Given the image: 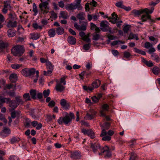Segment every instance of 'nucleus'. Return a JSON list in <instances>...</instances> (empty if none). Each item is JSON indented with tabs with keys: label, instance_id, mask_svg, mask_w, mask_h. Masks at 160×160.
I'll return each mask as SVG.
<instances>
[{
	"label": "nucleus",
	"instance_id": "f257e3e1",
	"mask_svg": "<svg viewBox=\"0 0 160 160\" xmlns=\"http://www.w3.org/2000/svg\"><path fill=\"white\" fill-rule=\"evenodd\" d=\"M153 11H136L135 12L136 16H138L142 14V15L141 17V20L142 22L146 21L147 19L151 20V16L149 13H151Z\"/></svg>",
	"mask_w": 160,
	"mask_h": 160
},
{
	"label": "nucleus",
	"instance_id": "f03ea898",
	"mask_svg": "<svg viewBox=\"0 0 160 160\" xmlns=\"http://www.w3.org/2000/svg\"><path fill=\"white\" fill-rule=\"evenodd\" d=\"M110 124L109 123L106 122L104 123V128L102 129V133L100 134L101 137H103L102 138V140L104 141H110L111 139V137L107 135V132L106 130L109 128Z\"/></svg>",
	"mask_w": 160,
	"mask_h": 160
},
{
	"label": "nucleus",
	"instance_id": "7ed1b4c3",
	"mask_svg": "<svg viewBox=\"0 0 160 160\" xmlns=\"http://www.w3.org/2000/svg\"><path fill=\"white\" fill-rule=\"evenodd\" d=\"M11 52L15 56H20L24 52V49L22 46L18 45L12 48Z\"/></svg>",
	"mask_w": 160,
	"mask_h": 160
},
{
	"label": "nucleus",
	"instance_id": "20e7f679",
	"mask_svg": "<svg viewBox=\"0 0 160 160\" xmlns=\"http://www.w3.org/2000/svg\"><path fill=\"white\" fill-rule=\"evenodd\" d=\"M72 120V118L70 117L68 115H66L64 117H60L58 120L57 121L59 124L64 123L67 125Z\"/></svg>",
	"mask_w": 160,
	"mask_h": 160
},
{
	"label": "nucleus",
	"instance_id": "39448f33",
	"mask_svg": "<svg viewBox=\"0 0 160 160\" xmlns=\"http://www.w3.org/2000/svg\"><path fill=\"white\" fill-rule=\"evenodd\" d=\"M36 72L35 69L34 68H25L22 70L21 73L24 76L29 77L34 75Z\"/></svg>",
	"mask_w": 160,
	"mask_h": 160
},
{
	"label": "nucleus",
	"instance_id": "423d86ee",
	"mask_svg": "<svg viewBox=\"0 0 160 160\" xmlns=\"http://www.w3.org/2000/svg\"><path fill=\"white\" fill-rule=\"evenodd\" d=\"M108 22L106 21H102L100 23V26L101 27V29L104 32L109 31L110 33H112V32L111 28L109 26Z\"/></svg>",
	"mask_w": 160,
	"mask_h": 160
},
{
	"label": "nucleus",
	"instance_id": "0eeeda50",
	"mask_svg": "<svg viewBox=\"0 0 160 160\" xmlns=\"http://www.w3.org/2000/svg\"><path fill=\"white\" fill-rule=\"evenodd\" d=\"M46 66L48 71H44L43 72V74L45 76H48L52 73L54 66L49 61L47 62V63H46Z\"/></svg>",
	"mask_w": 160,
	"mask_h": 160
},
{
	"label": "nucleus",
	"instance_id": "6e6552de",
	"mask_svg": "<svg viewBox=\"0 0 160 160\" xmlns=\"http://www.w3.org/2000/svg\"><path fill=\"white\" fill-rule=\"evenodd\" d=\"M82 132L84 134L88 135L92 139L95 138V136L94 132L91 129H86L83 128L82 129Z\"/></svg>",
	"mask_w": 160,
	"mask_h": 160
},
{
	"label": "nucleus",
	"instance_id": "1a4fd4ad",
	"mask_svg": "<svg viewBox=\"0 0 160 160\" xmlns=\"http://www.w3.org/2000/svg\"><path fill=\"white\" fill-rule=\"evenodd\" d=\"M96 113V112L93 109H90L89 112L87 113L86 117L88 120H91L94 118Z\"/></svg>",
	"mask_w": 160,
	"mask_h": 160
},
{
	"label": "nucleus",
	"instance_id": "9d476101",
	"mask_svg": "<svg viewBox=\"0 0 160 160\" xmlns=\"http://www.w3.org/2000/svg\"><path fill=\"white\" fill-rule=\"evenodd\" d=\"M79 35L81 37L83 41L88 42H90V40L89 38V33H88L87 35H86L84 32H81L79 33Z\"/></svg>",
	"mask_w": 160,
	"mask_h": 160
},
{
	"label": "nucleus",
	"instance_id": "9b49d317",
	"mask_svg": "<svg viewBox=\"0 0 160 160\" xmlns=\"http://www.w3.org/2000/svg\"><path fill=\"white\" fill-rule=\"evenodd\" d=\"M70 157L73 159H80L81 157L80 154L78 151H72L70 153Z\"/></svg>",
	"mask_w": 160,
	"mask_h": 160
},
{
	"label": "nucleus",
	"instance_id": "f8f14e48",
	"mask_svg": "<svg viewBox=\"0 0 160 160\" xmlns=\"http://www.w3.org/2000/svg\"><path fill=\"white\" fill-rule=\"evenodd\" d=\"M60 104L65 109H68L70 108L69 103L67 102L64 99H62L60 100Z\"/></svg>",
	"mask_w": 160,
	"mask_h": 160
},
{
	"label": "nucleus",
	"instance_id": "ddd939ff",
	"mask_svg": "<svg viewBox=\"0 0 160 160\" xmlns=\"http://www.w3.org/2000/svg\"><path fill=\"white\" fill-rule=\"evenodd\" d=\"M102 152L104 153L106 157L109 158L111 155V152L109 149V148L107 146H105L103 147V150Z\"/></svg>",
	"mask_w": 160,
	"mask_h": 160
},
{
	"label": "nucleus",
	"instance_id": "4468645a",
	"mask_svg": "<svg viewBox=\"0 0 160 160\" xmlns=\"http://www.w3.org/2000/svg\"><path fill=\"white\" fill-rule=\"evenodd\" d=\"M55 88L57 92H62L64 91L65 87L64 85L61 84V83H57Z\"/></svg>",
	"mask_w": 160,
	"mask_h": 160
},
{
	"label": "nucleus",
	"instance_id": "2eb2a0df",
	"mask_svg": "<svg viewBox=\"0 0 160 160\" xmlns=\"http://www.w3.org/2000/svg\"><path fill=\"white\" fill-rule=\"evenodd\" d=\"M101 84V81L99 79H97L93 81L92 83L91 86L92 89V90L95 88H98Z\"/></svg>",
	"mask_w": 160,
	"mask_h": 160
},
{
	"label": "nucleus",
	"instance_id": "dca6fc26",
	"mask_svg": "<svg viewBox=\"0 0 160 160\" xmlns=\"http://www.w3.org/2000/svg\"><path fill=\"white\" fill-rule=\"evenodd\" d=\"M10 133V129L7 128H4L3 129L1 132L0 134L1 136L3 137H5Z\"/></svg>",
	"mask_w": 160,
	"mask_h": 160
},
{
	"label": "nucleus",
	"instance_id": "f3484780",
	"mask_svg": "<svg viewBox=\"0 0 160 160\" xmlns=\"http://www.w3.org/2000/svg\"><path fill=\"white\" fill-rule=\"evenodd\" d=\"M17 25V21L13 20H9L7 23V26L9 28L16 27Z\"/></svg>",
	"mask_w": 160,
	"mask_h": 160
},
{
	"label": "nucleus",
	"instance_id": "a211bd4d",
	"mask_svg": "<svg viewBox=\"0 0 160 160\" xmlns=\"http://www.w3.org/2000/svg\"><path fill=\"white\" fill-rule=\"evenodd\" d=\"M91 147L94 152H97L98 150L100 149V148L99 144L98 143H95L93 144L91 143Z\"/></svg>",
	"mask_w": 160,
	"mask_h": 160
},
{
	"label": "nucleus",
	"instance_id": "6ab92c4d",
	"mask_svg": "<svg viewBox=\"0 0 160 160\" xmlns=\"http://www.w3.org/2000/svg\"><path fill=\"white\" fill-rule=\"evenodd\" d=\"M78 7L75 3L68 4L65 6V8L67 9L72 10L76 9Z\"/></svg>",
	"mask_w": 160,
	"mask_h": 160
},
{
	"label": "nucleus",
	"instance_id": "aec40b11",
	"mask_svg": "<svg viewBox=\"0 0 160 160\" xmlns=\"http://www.w3.org/2000/svg\"><path fill=\"white\" fill-rule=\"evenodd\" d=\"M97 5V2L96 1L94 0H91V1H90L89 3L86 4L85 8L86 10H87V9H89L90 8H89V7H91L92 6L95 7Z\"/></svg>",
	"mask_w": 160,
	"mask_h": 160
},
{
	"label": "nucleus",
	"instance_id": "412c9836",
	"mask_svg": "<svg viewBox=\"0 0 160 160\" xmlns=\"http://www.w3.org/2000/svg\"><path fill=\"white\" fill-rule=\"evenodd\" d=\"M48 3L46 2H43L41 3L39 5V7L41 10H42L43 9H49L48 6Z\"/></svg>",
	"mask_w": 160,
	"mask_h": 160
},
{
	"label": "nucleus",
	"instance_id": "4be33fe9",
	"mask_svg": "<svg viewBox=\"0 0 160 160\" xmlns=\"http://www.w3.org/2000/svg\"><path fill=\"white\" fill-rule=\"evenodd\" d=\"M116 6L121 8L124 9L125 10H130L131 8L130 7H126L123 5L121 2H118L115 4Z\"/></svg>",
	"mask_w": 160,
	"mask_h": 160
},
{
	"label": "nucleus",
	"instance_id": "5701e85b",
	"mask_svg": "<svg viewBox=\"0 0 160 160\" xmlns=\"http://www.w3.org/2000/svg\"><path fill=\"white\" fill-rule=\"evenodd\" d=\"M17 32L13 29H9L7 32V35L8 37L11 38L14 36L16 34Z\"/></svg>",
	"mask_w": 160,
	"mask_h": 160
},
{
	"label": "nucleus",
	"instance_id": "b1692460",
	"mask_svg": "<svg viewBox=\"0 0 160 160\" xmlns=\"http://www.w3.org/2000/svg\"><path fill=\"white\" fill-rule=\"evenodd\" d=\"M31 37L30 39L33 40H37L40 37V34L38 33H33L30 34Z\"/></svg>",
	"mask_w": 160,
	"mask_h": 160
},
{
	"label": "nucleus",
	"instance_id": "393cba45",
	"mask_svg": "<svg viewBox=\"0 0 160 160\" xmlns=\"http://www.w3.org/2000/svg\"><path fill=\"white\" fill-rule=\"evenodd\" d=\"M142 61L148 67H151L153 65V63L150 60L148 61L143 58H142Z\"/></svg>",
	"mask_w": 160,
	"mask_h": 160
},
{
	"label": "nucleus",
	"instance_id": "a878e982",
	"mask_svg": "<svg viewBox=\"0 0 160 160\" xmlns=\"http://www.w3.org/2000/svg\"><path fill=\"white\" fill-rule=\"evenodd\" d=\"M68 41L69 43L72 45L75 44L76 42V38L71 36L68 37Z\"/></svg>",
	"mask_w": 160,
	"mask_h": 160
},
{
	"label": "nucleus",
	"instance_id": "bb28decb",
	"mask_svg": "<svg viewBox=\"0 0 160 160\" xmlns=\"http://www.w3.org/2000/svg\"><path fill=\"white\" fill-rule=\"evenodd\" d=\"M9 79L12 82H15L18 79L17 75L14 73L12 74L9 77Z\"/></svg>",
	"mask_w": 160,
	"mask_h": 160
},
{
	"label": "nucleus",
	"instance_id": "cd10ccee",
	"mask_svg": "<svg viewBox=\"0 0 160 160\" xmlns=\"http://www.w3.org/2000/svg\"><path fill=\"white\" fill-rule=\"evenodd\" d=\"M8 46V44L6 42H4L2 41H0V52L3 51L6 47Z\"/></svg>",
	"mask_w": 160,
	"mask_h": 160
},
{
	"label": "nucleus",
	"instance_id": "c85d7f7f",
	"mask_svg": "<svg viewBox=\"0 0 160 160\" xmlns=\"http://www.w3.org/2000/svg\"><path fill=\"white\" fill-rule=\"evenodd\" d=\"M48 33L50 37H53L56 34L55 29L54 28H52L49 29L48 32Z\"/></svg>",
	"mask_w": 160,
	"mask_h": 160
},
{
	"label": "nucleus",
	"instance_id": "c756f323",
	"mask_svg": "<svg viewBox=\"0 0 160 160\" xmlns=\"http://www.w3.org/2000/svg\"><path fill=\"white\" fill-rule=\"evenodd\" d=\"M60 15V17L64 19L67 18L69 16L66 11H63L61 12Z\"/></svg>",
	"mask_w": 160,
	"mask_h": 160
},
{
	"label": "nucleus",
	"instance_id": "7c9ffc66",
	"mask_svg": "<svg viewBox=\"0 0 160 160\" xmlns=\"http://www.w3.org/2000/svg\"><path fill=\"white\" fill-rule=\"evenodd\" d=\"M118 16L115 14V12H113L112 14V18L110 20V22H112L113 23H115L116 22Z\"/></svg>",
	"mask_w": 160,
	"mask_h": 160
},
{
	"label": "nucleus",
	"instance_id": "2f4dec72",
	"mask_svg": "<svg viewBox=\"0 0 160 160\" xmlns=\"http://www.w3.org/2000/svg\"><path fill=\"white\" fill-rule=\"evenodd\" d=\"M8 103L9 104V106L13 109L16 108L18 106L17 103L15 101H12L10 100V101Z\"/></svg>",
	"mask_w": 160,
	"mask_h": 160
},
{
	"label": "nucleus",
	"instance_id": "473e14b6",
	"mask_svg": "<svg viewBox=\"0 0 160 160\" xmlns=\"http://www.w3.org/2000/svg\"><path fill=\"white\" fill-rule=\"evenodd\" d=\"M37 91L35 90L32 89L30 92V95L32 98L35 99Z\"/></svg>",
	"mask_w": 160,
	"mask_h": 160
},
{
	"label": "nucleus",
	"instance_id": "72a5a7b5",
	"mask_svg": "<svg viewBox=\"0 0 160 160\" xmlns=\"http://www.w3.org/2000/svg\"><path fill=\"white\" fill-rule=\"evenodd\" d=\"M107 37L108 38V40H107L108 44L109 43L110 40H114L117 38L116 36L110 34L107 35Z\"/></svg>",
	"mask_w": 160,
	"mask_h": 160
},
{
	"label": "nucleus",
	"instance_id": "f704fd0d",
	"mask_svg": "<svg viewBox=\"0 0 160 160\" xmlns=\"http://www.w3.org/2000/svg\"><path fill=\"white\" fill-rule=\"evenodd\" d=\"M0 101L2 103H5L6 102L8 103L10 101V98H5L2 97H0Z\"/></svg>",
	"mask_w": 160,
	"mask_h": 160
},
{
	"label": "nucleus",
	"instance_id": "c9c22d12",
	"mask_svg": "<svg viewBox=\"0 0 160 160\" xmlns=\"http://www.w3.org/2000/svg\"><path fill=\"white\" fill-rule=\"evenodd\" d=\"M20 140V139L18 137H14L12 138L10 140L11 143L14 144L18 142Z\"/></svg>",
	"mask_w": 160,
	"mask_h": 160
},
{
	"label": "nucleus",
	"instance_id": "e433bc0d",
	"mask_svg": "<svg viewBox=\"0 0 160 160\" xmlns=\"http://www.w3.org/2000/svg\"><path fill=\"white\" fill-rule=\"evenodd\" d=\"M56 32L58 35H62L64 32L63 28L61 27H59L56 29Z\"/></svg>",
	"mask_w": 160,
	"mask_h": 160
},
{
	"label": "nucleus",
	"instance_id": "4c0bfd02",
	"mask_svg": "<svg viewBox=\"0 0 160 160\" xmlns=\"http://www.w3.org/2000/svg\"><path fill=\"white\" fill-rule=\"evenodd\" d=\"M135 39L137 40H138V37L137 35L132 33H130L128 37V39Z\"/></svg>",
	"mask_w": 160,
	"mask_h": 160
},
{
	"label": "nucleus",
	"instance_id": "58836bf2",
	"mask_svg": "<svg viewBox=\"0 0 160 160\" xmlns=\"http://www.w3.org/2000/svg\"><path fill=\"white\" fill-rule=\"evenodd\" d=\"M152 72L155 75H158L159 74L160 70L157 67H155L153 68Z\"/></svg>",
	"mask_w": 160,
	"mask_h": 160
},
{
	"label": "nucleus",
	"instance_id": "ea45409f",
	"mask_svg": "<svg viewBox=\"0 0 160 160\" xmlns=\"http://www.w3.org/2000/svg\"><path fill=\"white\" fill-rule=\"evenodd\" d=\"M85 14L82 12H80L77 16V18L81 20H84L85 19Z\"/></svg>",
	"mask_w": 160,
	"mask_h": 160
},
{
	"label": "nucleus",
	"instance_id": "a19ab883",
	"mask_svg": "<svg viewBox=\"0 0 160 160\" xmlns=\"http://www.w3.org/2000/svg\"><path fill=\"white\" fill-rule=\"evenodd\" d=\"M134 50L135 52L137 53L141 54L142 55H145L146 54L145 52L138 49L137 48H134Z\"/></svg>",
	"mask_w": 160,
	"mask_h": 160
},
{
	"label": "nucleus",
	"instance_id": "79ce46f5",
	"mask_svg": "<svg viewBox=\"0 0 160 160\" xmlns=\"http://www.w3.org/2000/svg\"><path fill=\"white\" fill-rule=\"evenodd\" d=\"M131 26L129 25H127L124 26L123 28V30L124 33H127L129 28H130Z\"/></svg>",
	"mask_w": 160,
	"mask_h": 160
},
{
	"label": "nucleus",
	"instance_id": "37998d69",
	"mask_svg": "<svg viewBox=\"0 0 160 160\" xmlns=\"http://www.w3.org/2000/svg\"><path fill=\"white\" fill-rule=\"evenodd\" d=\"M51 16L50 17L53 19H55L57 17V13H55L53 11H52L50 12Z\"/></svg>",
	"mask_w": 160,
	"mask_h": 160
},
{
	"label": "nucleus",
	"instance_id": "c03bdc74",
	"mask_svg": "<svg viewBox=\"0 0 160 160\" xmlns=\"http://www.w3.org/2000/svg\"><path fill=\"white\" fill-rule=\"evenodd\" d=\"M67 78V76H64L60 78V82H58V83H62L63 85H65L66 84L65 79Z\"/></svg>",
	"mask_w": 160,
	"mask_h": 160
},
{
	"label": "nucleus",
	"instance_id": "a18cd8bd",
	"mask_svg": "<svg viewBox=\"0 0 160 160\" xmlns=\"http://www.w3.org/2000/svg\"><path fill=\"white\" fill-rule=\"evenodd\" d=\"M17 31L19 34L22 33L24 32V29L22 26L20 25L18 26Z\"/></svg>",
	"mask_w": 160,
	"mask_h": 160
},
{
	"label": "nucleus",
	"instance_id": "49530a36",
	"mask_svg": "<svg viewBox=\"0 0 160 160\" xmlns=\"http://www.w3.org/2000/svg\"><path fill=\"white\" fill-rule=\"evenodd\" d=\"M32 26L33 28L35 29H39L40 30H42V26L38 25L36 23L33 24Z\"/></svg>",
	"mask_w": 160,
	"mask_h": 160
},
{
	"label": "nucleus",
	"instance_id": "de8ad7c7",
	"mask_svg": "<svg viewBox=\"0 0 160 160\" xmlns=\"http://www.w3.org/2000/svg\"><path fill=\"white\" fill-rule=\"evenodd\" d=\"M83 88L85 90L88 92H92V88L91 86H83Z\"/></svg>",
	"mask_w": 160,
	"mask_h": 160
},
{
	"label": "nucleus",
	"instance_id": "09e8293b",
	"mask_svg": "<svg viewBox=\"0 0 160 160\" xmlns=\"http://www.w3.org/2000/svg\"><path fill=\"white\" fill-rule=\"evenodd\" d=\"M21 66V65L16 63L12 64L11 65L12 68L14 69H18L20 68Z\"/></svg>",
	"mask_w": 160,
	"mask_h": 160
},
{
	"label": "nucleus",
	"instance_id": "8fccbe9b",
	"mask_svg": "<svg viewBox=\"0 0 160 160\" xmlns=\"http://www.w3.org/2000/svg\"><path fill=\"white\" fill-rule=\"evenodd\" d=\"M137 156V155L133 152H132L131 153V157L129 160H135Z\"/></svg>",
	"mask_w": 160,
	"mask_h": 160
},
{
	"label": "nucleus",
	"instance_id": "3c124183",
	"mask_svg": "<svg viewBox=\"0 0 160 160\" xmlns=\"http://www.w3.org/2000/svg\"><path fill=\"white\" fill-rule=\"evenodd\" d=\"M23 98L26 101H28L30 100V96L28 93L24 94L23 95Z\"/></svg>",
	"mask_w": 160,
	"mask_h": 160
},
{
	"label": "nucleus",
	"instance_id": "603ef678",
	"mask_svg": "<svg viewBox=\"0 0 160 160\" xmlns=\"http://www.w3.org/2000/svg\"><path fill=\"white\" fill-rule=\"evenodd\" d=\"M50 91L48 89L47 90H45L43 92V94L45 98L47 97L50 94Z\"/></svg>",
	"mask_w": 160,
	"mask_h": 160
},
{
	"label": "nucleus",
	"instance_id": "864d4df0",
	"mask_svg": "<svg viewBox=\"0 0 160 160\" xmlns=\"http://www.w3.org/2000/svg\"><path fill=\"white\" fill-rule=\"evenodd\" d=\"M131 56V54L129 52L125 51L123 53V56L127 58H129Z\"/></svg>",
	"mask_w": 160,
	"mask_h": 160
},
{
	"label": "nucleus",
	"instance_id": "5fc2aeb1",
	"mask_svg": "<svg viewBox=\"0 0 160 160\" xmlns=\"http://www.w3.org/2000/svg\"><path fill=\"white\" fill-rule=\"evenodd\" d=\"M21 97L20 96H17L15 98L17 102L18 105L19 103H21L22 104L23 103L21 99Z\"/></svg>",
	"mask_w": 160,
	"mask_h": 160
},
{
	"label": "nucleus",
	"instance_id": "6e6d98bb",
	"mask_svg": "<svg viewBox=\"0 0 160 160\" xmlns=\"http://www.w3.org/2000/svg\"><path fill=\"white\" fill-rule=\"evenodd\" d=\"M91 24H92V25L91 26L92 29L93 28H95V31L97 32H99L100 31L99 28L97 27L95 25L93 24L92 23H91Z\"/></svg>",
	"mask_w": 160,
	"mask_h": 160
},
{
	"label": "nucleus",
	"instance_id": "4d7b16f0",
	"mask_svg": "<svg viewBox=\"0 0 160 160\" xmlns=\"http://www.w3.org/2000/svg\"><path fill=\"white\" fill-rule=\"evenodd\" d=\"M86 72L85 71H83L81 73L79 74L80 78L82 79L83 80L84 78V76L86 74Z\"/></svg>",
	"mask_w": 160,
	"mask_h": 160
},
{
	"label": "nucleus",
	"instance_id": "13d9d810",
	"mask_svg": "<svg viewBox=\"0 0 160 160\" xmlns=\"http://www.w3.org/2000/svg\"><path fill=\"white\" fill-rule=\"evenodd\" d=\"M100 35L98 34H96L93 35V39L94 40H98L100 38Z\"/></svg>",
	"mask_w": 160,
	"mask_h": 160
},
{
	"label": "nucleus",
	"instance_id": "bf43d9fd",
	"mask_svg": "<svg viewBox=\"0 0 160 160\" xmlns=\"http://www.w3.org/2000/svg\"><path fill=\"white\" fill-rule=\"evenodd\" d=\"M27 121L24 123V125L25 127H30V121L29 119H26Z\"/></svg>",
	"mask_w": 160,
	"mask_h": 160
},
{
	"label": "nucleus",
	"instance_id": "052dcab7",
	"mask_svg": "<svg viewBox=\"0 0 160 160\" xmlns=\"http://www.w3.org/2000/svg\"><path fill=\"white\" fill-rule=\"evenodd\" d=\"M90 47V44H85L83 46V48L85 50H89Z\"/></svg>",
	"mask_w": 160,
	"mask_h": 160
},
{
	"label": "nucleus",
	"instance_id": "680f3d73",
	"mask_svg": "<svg viewBox=\"0 0 160 160\" xmlns=\"http://www.w3.org/2000/svg\"><path fill=\"white\" fill-rule=\"evenodd\" d=\"M9 18L14 19L16 18V16L14 13L11 12L9 14Z\"/></svg>",
	"mask_w": 160,
	"mask_h": 160
},
{
	"label": "nucleus",
	"instance_id": "e2e57ef3",
	"mask_svg": "<svg viewBox=\"0 0 160 160\" xmlns=\"http://www.w3.org/2000/svg\"><path fill=\"white\" fill-rule=\"evenodd\" d=\"M40 61L42 63H47V62H48L49 61L48 59V58L47 59H46L43 58H40Z\"/></svg>",
	"mask_w": 160,
	"mask_h": 160
},
{
	"label": "nucleus",
	"instance_id": "0e129e2a",
	"mask_svg": "<svg viewBox=\"0 0 160 160\" xmlns=\"http://www.w3.org/2000/svg\"><path fill=\"white\" fill-rule=\"evenodd\" d=\"M102 107L104 110L108 111L109 108V106L107 104H104L102 106Z\"/></svg>",
	"mask_w": 160,
	"mask_h": 160
},
{
	"label": "nucleus",
	"instance_id": "69168bd1",
	"mask_svg": "<svg viewBox=\"0 0 160 160\" xmlns=\"http://www.w3.org/2000/svg\"><path fill=\"white\" fill-rule=\"evenodd\" d=\"M112 54L114 56H116L118 55L119 52H118L116 50H113L112 51Z\"/></svg>",
	"mask_w": 160,
	"mask_h": 160
},
{
	"label": "nucleus",
	"instance_id": "338daca9",
	"mask_svg": "<svg viewBox=\"0 0 160 160\" xmlns=\"http://www.w3.org/2000/svg\"><path fill=\"white\" fill-rule=\"evenodd\" d=\"M9 159V160H18V157L16 156L12 155L10 156Z\"/></svg>",
	"mask_w": 160,
	"mask_h": 160
},
{
	"label": "nucleus",
	"instance_id": "774afa93",
	"mask_svg": "<svg viewBox=\"0 0 160 160\" xmlns=\"http://www.w3.org/2000/svg\"><path fill=\"white\" fill-rule=\"evenodd\" d=\"M92 101L95 103L97 102L99 100L98 99V98L95 96L92 97Z\"/></svg>",
	"mask_w": 160,
	"mask_h": 160
}]
</instances>
